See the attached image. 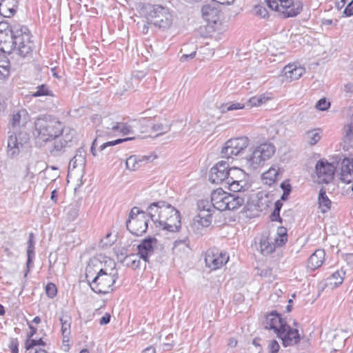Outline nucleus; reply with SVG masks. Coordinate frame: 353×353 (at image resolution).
<instances>
[{
    "mask_svg": "<svg viewBox=\"0 0 353 353\" xmlns=\"http://www.w3.org/2000/svg\"><path fill=\"white\" fill-rule=\"evenodd\" d=\"M283 72L286 79L292 81L299 79L305 72V69L297 63H292L284 67Z\"/></svg>",
    "mask_w": 353,
    "mask_h": 353,
    "instance_id": "nucleus-20",
    "label": "nucleus"
},
{
    "mask_svg": "<svg viewBox=\"0 0 353 353\" xmlns=\"http://www.w3.org/2000/svg\"><path fill=\"white\" fill-rule=\"evenodd\" d=\"M32 322L35 324H39L41 323V318L39 316H35L33 319Z\"/></svg>",
    "mask_w": 353,
    "mask_h": 353,
    "instance_id": "nucleus-64",
    "label": "nucleus"
},
{
    "mask_svg": "<svg viewBox=\"0 0 353 353\" xmlns=\"http://www.w3.org/2000/svg\"><path fill=\"white\" fill-rule=\"evenodd\" d=\"M46 293L51 299L55 297L57 294V288L54 283H48L46 286Z\"/></svg>",
    "mask_w": 353,
    "mask_h": 353,
    "instance_id": "nucleus-42",
    "label": "nucleus"
},
{
    "mask_svg": "<svg viewBox=\"0 0 353 353\" xmlns=\"http://www.w3.org/2000/svg\"><path fill=\"white\" fill-rule=\"evenodd\" d=\"M255 15L260 16L262 18H265L268 16L267 10L261 6H256L254 8Z\"/></svg>",
    "mask_w": 353,
    "mask_h": 353,
    "instance_id": "nucleus-48",
    "label": "nucleus"
},
{
    "mask_svg": "<svg viewBox=\"0 0 353 353\" xmlns=\"http://www.w3.org/2000/svg\"><path fill=\"white\" fill-rule=\"evenodd\" d=\"M148 214L157 227L171 232H179L181 228L179 212L164 201L151 203L148 208Z\"/></svg>",
    "mask_w": 353,
    "mask_h": 353,
    "instance_id": "nucleus-2",
    "label": "nucleus"
},
{
    "mask_svg": "<svg viewBox=\"0 0 353 353\" xmlns=\"http://www.w3.org/2000/svg\"><path fill=\"white\" fill-rule=\"evenodd\" d=\"M21 117V116L19 112L14 113L12 116V125L13 126L19 125L20 123Z\"/></svg>",
    "mask_w": 353,
    "mask_h": 353,
    "instance_id": "nucleus-52",
    "label": "nucleus"
},
{
    "mask_svg": "<svg viewBox=\"0 0 353 353\" xmlns=\"http://www.w3.org/2000/svg\"><path fill=\"white\" fill-rule=\"evenodd\" d=\"M339 180L344 183L353 182V156L345 157L340 163Z\"/></svg>",
    "mask_w": 353,
    "mask_h": 353,
    "instance_id": "nucleus-18",
    "label": "nucleus"
},
{
    "mask_svg": "<svg viewBox=\"0 0 353 353\" xmlns=\"http://www.w3.org/2000/svg\"><path fill=\"white\" fill-rule=\"evenodd\" d=\"M135 139V137H126L122 139H118L114 141H108L101 145V148L103 150L109 146H113L125 141H132Z\"/></svg>",
    "mask_w": 353,
    "mask_h": 353,
    "instance_id": "nucleus-40",
    "label": "nucleus"
},
{
    "mask_svg": "<svg viewBox=\"0 0 353 353\" xmlns=\"http://www.w3.org/2000/svg\"><path fill=\"white\" fill-rule=\"evenodd\" d=\"M27 353H48V352L43 348H39V350H32L31 352H27Z\"/></svg>",
    "mask_w": 353,
    "mask_h": 353,
    "instance_id": "nucleus-60",
    "label": "nucleus"
},
{
    "mask_svg": "<svg viewBox=\"0 0 353 353\" xmlns=\"http://www.w3.org/2000/svg\"><path fill=\"white\" fill-rule=\"evenodd\" d=\"M13 44H26L33 43V36L28 28L14 23L12 24Z\"/></svg>",
    "mask_w": 353,
    "mask_h": 353,
    "instance_id": "nucleus-16",
    "label": "nucleus"
},
{
    "mask_svg": "<svg viewBox=\"0 0 353 353\" xmlns=\"http://www.w3.org/2000/svg\"><path fill=\"white\" fill-rule=\"evenodd\" d=\"M141 30H142V32L143 33H147L148 32V26L146 24H145V23L141 24Z\"/></svg>",
    "mask_w": 353,
    "mask_h": 353,
    "instance_id": "nucleus-62",
    "label": "nucleus"
},
{
    "mask_svg": "<svg viewBox=\"0 0 353 353\" xmlns=\"http://www.w3.org/2000/svg\"><path fill=\"white\" fill-rule=\"evenodd\" d=\"M212 221V211L210 208H201V205H199L197 214L194 217L193 223L197 228L208 227Z\"/></svg>",
    "mask_w": 353,
    "mask_h": 353,
    "instance_id": "nucleus-19",
    "label": "nucleus"
},
{
    "mask_svg": "<svg viewBox=\"0 0 353 353\" xmlns=\"http://www.w3.org/2000/svg\"><path fill=\"white\" fill-rule=\"evenodd\" d=\"M345 272L343 270H337L327 278V286L332 289L339 287L343 282Z\"/></svg>",
    "mask_w": 353,
    "mask_h": 353,
    "instance_id": "nucleus-28",
    "label": "nucleus"
},
{
    "mask_svg": "<svg viewBox=\"0 0 353 353\" xmlns=\"http://www.w3.org/2000/svg\"><path fill=\"white\" fill-rule=\"evenodd\" d=\"M28 248L34 249V234L33 233H30L29 234V239L28 241Z\"/></svg>",
    "mask_w": 353,
    "mask_h": 353,
    "instance_id": "nucleus-55",
    "label": "nucleus"
},
{
    "mask_svg": "<svg viewBox=\"0 0 353 353\" xmlns=\"http://www.w3.org/2000/svg\"><path fill=\"white\" fill-rule=\"evenodd\" d=\"M148 20L154 26L168 29L171 27L174 17L170 10L161 6H153L148 12Z\"/></svg>",
    "mask_w": 353,
    "mask_h": 353,
    "instance_id": "nucleus-5",
    "label": "nucleus"
},
{
    "mask_svg": "<svg viewBox=\"0 0 353 353\" xmlns=\"http://www.w3.org/2000/svg\"><path fill=\"white\" fill-rule=\"evenodd\" d=\"M147 214L137 207L132 208L127 221L128 230L134 235L141 236L148 229Z\"/></svg>",
    "mask_w": 353,
    "mask_h": 353,
    "instance_id": "nucleus-4",
    "label": "nucleus"
},
{
    "mask_svg": "<svg viewBox=\"0 0 353 353\" xmlns=\"http://www.w3.org/2000/svg\"><path fill=\"white\" fill-rule=\"evenodd\" d=\"M225 183L228 189L233 192H241L249 188L247 173L238 167H231Z\"/></svg>",
    "mask_w": 353,
    "mask_h": 353,
    "instance_id": "nucleus-8",
    "label": "nucleus"
},
{
    "mask_svg": "<svg viewBox=\"0 0 353 353\" xmlns=\"http://www.w3.org/2000/svg\"><path fill=\"white\" fill-rule=\"evenodd\" d=\"M142 353H156V349L152 345L148 346L142 351Z\"/></svg>",
    "mask_w": 353,
    "mask_h": 353,
    "instance_id": "nucleus-59",
    "label": "nucleus"
},
{
    "mask_svg": "<svg viewBox=\"0 0 353 353\" xmlns=\"http://www.w3.org/2000/svg\"><path fill=\"white\" fill-rule=\"evenodd\" d=\"M269 8L279 12L283 17L297 15L302 10V3L294 0H266Z\"/></svg>",
    "mask_w": 353,
    "mask_h": 353,
    "instance_id": "nucleus-7",
    "label": "nucleus"
},
{
    "mask_svg": "<svg viewBox=\"0 0 353 353\" xmlns=\"http://www.w3.org/2000/svg\"><path fill=\"white\" fill-rule=\"evenodd\" d=\"M247 201L244 196L227 192L221 188L214 190L211 193V203L214 208L220 211L237 210Z\"/></svg>",
    "mask_w": 353,
    "mask_h": 353,
    "instance_id": "nucleus-3",
    "label": "nucleus"
},
{
    "mask_svg": "<svg viewBox=\"0 0 353 353\" xmlns=\"http://www.w3.org/2000/svg\"><path fill=\"white\" fill-rule=\"evenodd\" d=\"M58 192L57 190H54L51 193L50 199L54 203H57Z\"/></svg>",
    "mask_w": 353,
    "mask_h": 353,
    "instance_id": "nucleus-58",
    "label": "nucleus"
},
{
    "mask_svg": "<svg viewBox=\"0 0 353 353\" xmlns=\"http://www.w3.org/2000/svg\"><path fill=\"white\" fill-rule=\"evenodd\" d=\"M188 243L186 240L175 241L173 245V250L175 252L180 251L181 250H185L188 248Z\"/></svg>",
    "mask_w": 353,
    "mask_h": 353,
    "instance_id": "nucleus-45",
    "label": "nucleus"
},
{
    "mask_svg": "<svg viewBox=\"0 0 353 353\" xmlns=\"http://www.w3.org/2000/svg\"><path fill=\"white\" fill-rule=\"evenodd\" d=\"M62 335V344L61 350L64 352H68L71 346V334H61Z\"/></svg>",
    "mask_w": 353,
    "mask_h": 353,
    "instance_id": "nucleus-41",
    "label": "nucleus"
},
{
    "mask_svg": "<svg viewBox=\"0 0 353 353\" xmlns=\"http://www.w3.org/2000/svg\"><path fill=\"white\" fill-rule=\"evenodd\" d=\"M219 5H230L234 2V0H212Z\"/></svg>",
    "mask_w": 353,
    "mask_h": 353,
    "instance_id": "nucleus-57",
    "label": "nucleus"
},
{
    "mask_svg": "<svg viewBox=\"0 0 353 353\" xmlns=\"http://www.w3.org/2000/svg\"><path fill=\"white\" fill-rule=\"evenodd\" d=\"M19 341L17 338L11 339L8 348L11 353H19Z\"/></svg>",
    "mask_w": 353,
    "mask_h": 353,
    "instance_id": "nucleus-47",
    "label": "nucleus"
},
{
    "mask_svg": "<svg viewBox=\"0 0 353 353\" xmlns=\"http://www.w3.org/2000/svg\"><path fill=\"white\" fill-rule=\"evenodd\" d=\"M19 51L21 56L25 57L30 51V46H19Z\"/></svg>",
    "mask_w": 353,
    "mask_h": 353,
    "instance_id": "nucleus-53",
    "label": "nucleus"
},
{
    "mask_svg": "<svg viewBox=\"0 0 353 353\" xmlns=\"http://www.w3.org/2000/svg\"><path fill=\"white\" fill-rule=\"evenodd\" d=\"M332 202L326 195V191L324 188L320 190L319 196V205L323 213L327 212L331 208Z\"/></svg>",
    "mask_w": 353,
    "mask_h": 353,
    "instance_id": "nucleus-32",
    "label": "nucleus"
},
{
    "mask_svg": "<svg viewBox=\"0 0 353 353\" xmlns=\"http://www.w3.org/2000/svg\"><path fill=\"white\" fill-rule=\"evenodd\" d=\"M276 336L281 341L284 347L296 345L301 340L299 330L295 327H292L289 323Z\"/></svg>",
    "mask_w": 353,
    "mask_h": 353,
    "instance_id": "nucleus-14",
    "label": "nucleus"
},
{
    "mask_svg": "<svg viewBox=\"0 0 353 353\" xmlns=\"http://www.w3.org/2000/svg\"><path fill=\"white\" fill-rule=\"evenodd\" d=\"M32 96L34 97L42 96L52 97L53 94L52 91L49 90L48 87L46 84H42L37 88V91L32 93Z\"/></svg>",
    "mask_w": 353,
    "mask_h": 353,
    "instance_id": "nucleus-36",
    "label": "nucleus"
},
{
    "mask_svg": "<svg viewBox=\"0 0 353 353\" xmlns=\"http://www.w3.org/2000/svg\"><path fill=\"white\" fill-rule=\"evenodd\" d=\"M288 323L287 319L276 311L266 313L262 320V325L264 329L272 331L276 334Z\"/></svg>",
    "mask_w": 353,
    "mask_h": 353,
    "instance_id": "nucleus-13",
    "label": "nucleus"
},
{
    "mask_svg": "<svg viewBox=\"0 0 353 353\" xmlns=\"http://www.w3.org/2000/svg\"><path fill=\"white\" fill-rule=\"evenodd\" d=\"M275 151V146L272 143H261L254 149L249 157V161L252 165H263L274 154Z\"/></svg>",
    "mask_w": 353,
    "mask_h": 353,
    "instance_id": "nucleus-10",
    "label": "nucleus"
},
{
    "mask_svg": "<svg viewBox=\"0 0 353 353\" xmlns=\"http://www.w3.org/2000/svg\"><path fill=\"white\" fill-rule=\"evenodd\" d=\"M266 348L268 353H278L281 347L276 339H272L268 341Z\"/></svg>",
    "mask_w": 353,
    "mask_h": 353,
    "instance_id": "nucleus-39",
    "label": "nucleus"
},
{
    "mask_svg": "<svg viewBox=\"0 0 353 353\" xmlns=\"http://www.w3.org/2000/svg\"><path fill=\"white\" fill-rule=\"evenodd\" d=\"M156 158H157V156H155V155L154 156H148V157L145 156L143 157V159L144 161H152Z\"/></svg>",
    "mask_w": 353,
    "mask_h": 353,
    "instance_id": "nucleus-61",
    "label": "nucleus"
},
{
    "mask_svg": "<svg viewBox=\"0 0 353 353\" xmlns=\"http://www.w3.org/2000/svg\"><path fill=\"white\" fill-rule=\"evenodd\" d=\"M16 0H2L0 3V12L5 17L13 16L17 8Z\"/></svg>",
    "mask_w": 353,
    "mask_h": 353,
    "instance_id": "nucleus-25",
    "label": "nucleus"
},
{
    "mask_svg": "<svg viewBox=\"0 0 353 353\" xmlns=\"http://www.w3.org/2000/svg\"><path fill=\"white\" fill-rule=\"evenodd\" d=\"M230 168L227 162L221 161L210 170L209 181L214 184L225 183Z\"/></svg>",
    "mask_w": 353,
    "mask_h": 353,
    "instance_id": "nucleus-15",
    "label": "nucleus"
},
{
    "mask_svg": "<svg viewBox=\"0 0 353 353\" xmlns=\"http://www.w3.org/2000/svg\"><path fill=\"white\" fill-rule=\"evenodd\" d=\"M330 107V102L323 97L318 101L315 105L316 109L320 111L327 110Z\"/></svg>",
    "mask_w": 353,
    "mask_h": 353,
    "instance_id": "nucleus-43",
    "label": "nucleus"
},
{
    "mask_svg": "<svg viewBox=\"0 0 353 353\" xmlns=\"http://www.w3.org/2000/svg\"><path fill=\"white\" fill-rule=\"evenodd\" d=\"M141 161L136 156H131L126 160V167L130 170H136L141 166Z\"/></svg>",
    "mask_w": 353,
    "mask_h": 353,
    "instance_id": "nucleus-37",
    "label": "nucleus"
},
{
    "mask_svg": "<svg viewBox=\"0 0 353 353\" xmlns=\"http://www.w3.org/2000/svg\"><path fill=\"white\" fill-rule=\"evenodd\" d=\"M61 334H71L72 318L68 311H61L59 317Z\"/></svg>",
    "mask_w": 353,
    "mask_h": 353,
    "instance_id": "nucleus-26",
    "label": "nucleus"
},
{
    "mask_svg": "<svg viewBox=\"0 0 353 353\" xmlns=\"http://www.w3.org/2000/svg\"><path fill=\"white\" fill-rule=\"evenodd\" d=\"M39 135L46 141L54 139L60 136L63 130V123L56 119L42 121L38 129Z\"/></svg>",
    "mask_w": 353,
    "mask_h": 353,
    "instance_id": "nucleus-11",
    "label": "nucleus"
},
{
    "mask_svg": "<svg viewBox=\"0 0 353 353\" xmlns=\"http://www.w3.org/2000/svg\"><path fill=\"white\" fill-rule=\"evenodd\" d=\"M347 1V0H341L340 2H338L336 3V6H337L338 8H342Z\"/></svg>",
    "mask_w": 353,
    "mask_h": 353,
    "instance_id": "nucleus-63",
    "label": "nucleus"
},
{
    "mask_svg": "<svg viewBox=\"0 0 353 353\" xmlns=\"http://www.w3.org/2000/svg\"><path fill=\"white\" fill-rule=\"evenodd\" d=\"M30 332L27 334L26 338H32V336L37 333V328L32 325H29Z\"/></svg>",
    "mask_w": 353,
    "mask_h": 353,
    "instance_id": "nucleus-56",
    "label": "nucleus"
},
{
    "mask_svg": "<svg viewBox=\"0 0 353 353\" xmlns=\"http://www.w3.org/2000/svg\"><path fill=\"white\" fill-rule=\"evenodd\" d=\"M258 250L261 254L266 256L273 253L276 250L274 243L270 241L266 236H262L259 240Z\"/></svg>",
    "mask_w": 353,
    "mask_h": 353,
    "instance_id": "nucleus-24",
    "label": "nucleus"
},
{
    "mask_svg": "<svg viewBox=\"0 0 353 353\" xmlns=\"http://www.w3.org/2000/svg\"><path fill=\"white\" fill-rule=\"evenodd\" d=\"M288 232L285 227H279L277 230L276 236L274 239L276 247H282L288 241Z\"/></svg>",
    "mask_w": 353,
    "mask_h": 353,
    "instance_id": "nucleus-34",
    "label": "nucleus"
},
{
    "mask_svg": "<svg viewBox=\"0 0 353 353\" xmlns=\"http://www.w3.org/2000/svg\"><path fill=\"white\" fill-rule=\"evenodd\" d=\"M281 188L283 190V194L281 196V199L285 200L287 199L291 192V185L289 181H285L281 184Z\"/></svg>",
    "mask_w": 353,
    "mask_h": 353,
    "instance_id": "nucleus-44",
    "label": "nucleus"
},
{
    "mask_svg": "<svg viewBox=\"0 0 353 353\" xmlns=\"http://www.w3.org/2000/svg\"><path fill=\"white\" fill-rule=\"evenodd\" d=\"M250 145L248 137H240L228 140L221 150V154L224 158H232L242 153Z\"/></svg>",
    "mask_w": 353,
    "mask_h": 353,
    "instance_id": "nucleus-9",
    "label": "nucleus"
},
{
    "mask_svg": "<svg viewBox=\"0 0 353 353\" xmlns=\"http://www.w3.org/2000/svg\"><path fill=\"white\" fill-rule=\"evenodd\" d=\"M23 143L19 140L16 134H11L8 137L7 154L11 158L17 157L20 152V148L22 147Z\"/></svg>",
    "mask_w": 353,
    "mask_h": 353,
    "instance_id": "nucleus-22",
    "label": "nucleus"
},
{
    "mask_svg": "<svg viewBox=\"0 0 353 353\" xmlns=\"http://www.w3.org/2000/svg\"><path fill=\"white\" fill-rule=\"evenodd\" d=\"M102 262L97 259H90L85 268V278L91 289L97 294H108L114 289L118 278L115 263L112 261Z\"/></svg>",
    "mask_w": 353,
    "mask_h": 353,
    "instance_id": "nucleus-1",
    "label": "nucleus"
},
{
    "mask_svg": "<svg viewBox=\"0 0 353 353\" xmlns=\"http://www.w3.org/2000/svg\"><path fill=\"white\" fill-rule=\"evenodd\" d=\"M225 109L227 111H233L244 109L245 107H247V105H245V104L243 102H235L228 105H225Z\"/></svg>",
    "mask_w": 353,
    "mask_h": 353,
    "instance_id": "nucleus-46",
    "label": "nucleus"
},
{
    "mask_svg": "<svg viewBox=\"0 0 353 353\" xmlns=\"http://www.w3.org/2000/svg\"><path fill=\"white\" fill-rule=\"evenodd\" d=\"M278 176V169L274 167H271L268 171L263 174L262 179L264 183L270 186L276 181Z\"/></svg>",
    "mask_w": 353,
    "mask_h": 353,
    "instance_id": "nucleus-33",
    "label": "nucleus"
},
{
    "mask_svg": "<svg viewBox=\"0 0 353 353\" xmlns=\"http://www.w3.org/2000/svg\"><path fill=\"white\" fill-rule=\"evenodd\" d=\"M272 99L270 93H263L259 95H255L249 99L247 103V107L252 108L259 107L265 104L268 101Z\"/></svg>",
    "mask_w": 353,
    "mask_h": 353,
    "instance_id": "nucleus-27",
    "label": "nucleus"
},
{
    "mask_svg": "<svg viewBox=\"0 0 353 353\" xmlns=\"http://www.w3.org/2000/svg\"><path fill=\"white\" fill-rule=\"evenodd\" d=\"M157 244V240L155 238H148L143 240L137 247L138 254L146 261L149 256L153 253Z\"/></svg>",
    "mask_w": 353,
    "mask_h": 353,
    "instance_id": "nucleus-21",
    "label": "nucleus"
},
{
    "mask_svg": "<svg viewBox=\"0 0 353 353\" xmlns=\"http://www.w3.org/2000/svg\"><path fill=\"white\" fill-rule=\"evenodd\" d=\"M152 130L156 132L157 135H160L165 132V128L161 123H157L152 126Z\"/></svg>",
    "mask_w": 353,
    "mask_h": 353,
    "instance_id": "nucleus-50",
    "label": "nucleus"
},
{
    "mask_svg": "<svg viewBox=\"0 0 353 353\" xmlns=\"http://www.w3.org/2000/svg\"><path fill=\"white\" fill-rule=\"evenodd\" d=\"M0 65V79H6L10 75V62L7 59L1 60Z\"/></svg>",
    "mask_w": 353,
    "mask_h": 353,
    "instance_id": "nucleus-38",
    "label": "nucleus"
},
{
    "mask_svg": "<svg viewBox=\"0 0 353 353\" xmlns=\"http://www.w3.org/2000/svg\"><path fill=\"white\" fill-rule=\"evenodd\" d=\"M201 12L203 19L208 23L215 24L221 18L220 5L213 1L211 3L203 5Z\"/></svg>",
    "mask_w": 353,
    "mask_h": 353,
    "instance_id": "nucleus-17",
    "label": "nucleus"
},
{
    "mask_svg": "<svg viewBox=\"0 0 353 353\" xmlns=\"http://www.w3.org/2000/svg\"><path fill=\"white\" fill-rule=\"evenodd\" d=\"M11 41L13 43L12 24L9 26L7 23H0V44Z\"/></svg>",
    "mask_w": 353,
    "mask_h": 353,
    "instance_id": "nucleus-29",
    "label": "nucleus"
},
{
    "mask_svg": "<svg viewBox=\"0 0 353 353\" xmlns=\"http://www.w3.org/2000/svg\"><path fill=\"white\" fill-rule=\"evenodd\" d=\"M315 172L319 183L328 184L334 179L336 166L326 159H321L316 163Z\"/></svg>",
    "mask_w": 353,
    "mask_h": 353,
    "instance_id": "nucleus-12",
    "label": "nucleus"
},
{
    "mask_svg": "<svg viewBox=\"0 0 353 353\" xmlns=\"http://www.w3.org/2000/svg\"><path fill=\"white\" fill-rule=\"evenodd\" d=\"M110 319H111V314L109 312H105L99 319V323L101 325H107L110 322Z\"/></svg>",
    "mask_w": 353,
    "mask_h": 353,
    "instance_id": "nucleus-49",
    "label": "nucleus"
},
{
    "mask_svg": "<svg viewBox=\"0 0 353 353\" xmlns=\"http://www.w3.org/2000/svg\"><path fill=\"white\" fill-rule=\"evenodd\" d=\"M196 54V49L190 52V54L184 53L181 57L182 61H186L188 58H193Z\"/></svg>",
    "mask_w": 353,
    "mask_h": 353,
    "instance_id": "nucleus-54",
    "label": "nucleus"
},
{
    "mask_svg": "<svg viewBox=\"0 0 353 353\" xmlns=\"http://www.w3.org/2000/svg\"><path fill=\"white\" fill-rule=\"evenodd\" d=\"M229 260V254L216 247L210 248L205 252V265L210 271L221 269L228 263Z\"/></svg>",
    "mask_w": 353,
    "mask_h": 353,
    "instance_id": "nucleus-6",
    "label": "nucleus"
},
{
    "mask_svg": "<svg viewBox=\"0 0 353 353\" xmlns=\"http://www.w3.org/2000/svg\"><path fill=\"white\" fill-rule=\"evenodd\" d=\"M325 260V252L323 250H316L308 259L307 268L314 270L321 267Z\"/></svg>",
    "mask_w": 353,
    "mask_h": 353,
    "instance_id": "nucleus-23",
    "label": "nucleus"
},
{
    "mask_svg": "<svg viewBox=\"0 0 353 353\" xmlns=\"http://www.w3.org/2000/svg\"><path fill=\"white\" fill-rule=\"evenodd\" d=\"M46 345V342L43 340L42 338L39 339H33L32 338H26L24 343L25 349L28 352H31L32 350H39V348H42Z\"/></svg>",
    "mask_w": 353,
    "mask_h": 353,
    "instance_id": "nucleus-31",
    "label": "nucleus"
},
{
    "mask_svg": "<svg viewBox=\"0 0 353 353\" xmlns=\"http://www.w3.org/2000/svg\"><path fill=\"white\" fill-rule=\"evenodd\" d=\"M112 130L118 132L122 136H128L133 134L132 126L128 123L116 122L112 127Z\"/></svg>",
    "mask_w": 353,
    "mask_h": 353,
    "instance_id": "nucleus-30",
    "label": "nucleus"
},
{
    "mask_svg": "<svg viewBox=\"0 0 353 353\" xmlns=\"http://www.w3.org/2000/svg\"><path fill=\"white\" fill-rule=\"evenodd\" d=\"M321 138V130L320 129H314L307 133V142L310 145H315Z\"/></svg>",
    "mask_w": 353,
    "mask_h": 353,
    "instance_id": "nucleus-35",
    "label": "nucleus"
},
{
    "mask_svg": "<svg viewBox=\"0 0 353 353\" xmlns=\"http://www.w3.org/2000/svg\"><path fill=\"white\" fill-rule=\"evenodd\" d=\"M343 13L346 17H350L353 15V0H351V1L348 3L343 11Z\"/></svg>",
    "mask_w": 353,
    "mask_h": 353,
    "instance_id": "nucleus-51",
    "label": "nucleus"
}]
</instances>
